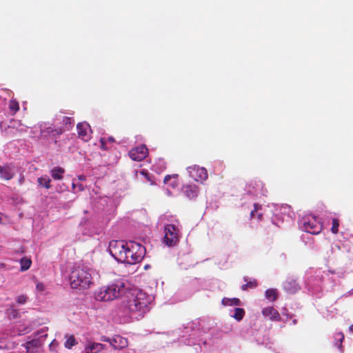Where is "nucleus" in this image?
<instances>
[{"label":"nucleus","instance_id":"1","mask_svg":"<svg viewBox=\"0 0 353 353\" xmlns=\"http://www.w3.org/2000/svg\"><path fill=\"white\" fill-rule=\"evenodd\" d=\"M150 299L146 293L139 289H134L125 295V307L128 310L131 316L135 317L142 316L148 310Z\"/></svg>","mask_w":353,"mask_h":353},{"label":"nucleus","instance_id":"2","mask_svg":"<svg viewBox=\"0 0 353 353\" xmlns=\"http://www.w3.org/2000/svg\"><path fill=\"white\" fill-rule=\"evenodd\" d=\"M69 281L72 288L85 290L92 284V275L89 268L76 267L70 272Z\"/></svg>","mask_w":353,"mask_h":353},{"label":"nucleus","instance_id":"3","mask_svg":"<svg viewBox=\"0 0 353 353\" xmlns=\"http://www.w3.org/2000/svg\"><path fill=\"white\" fill-rule=\"evenodd\" d=\"M145 254L144 246L135 241L128 242L119 262L134 265L141 261Z\"/></svg>","mask_w":353,"mask_h":353},{"label":"nucleus","instance_id":"4","mask_svg":"<svg viewBox=\"0 0 353 353\" xmlns=\"http://www.w3.org/2000/svg\"><path fill=\"white\" fill-rule=\"evenodd\" d=\"M125 292V285L117 281L108 286L99 288L95 292L94 296L97 301H108L119 298Z\"/></svg>","mask_w":353,"mask_h":353},{"label":"nucleus","instance_id":"5","mask_svg":"<svg viewBox=\"0 0 353 353\" xmlns=\"http://www.w3.org/2000/svg\"><path fill=\"white\" fill-rule=\"evenodd\" d=\"M301 228L306 232L312 234H318L323 230L322 223L314 215H306L300 221Z\"/></svg>","mask_w":353,"mask_h":353},{"label":"nucleus","instance_id":"6","mask_svg":"<svg viewBox=\"0 0 353 353\" xmlns=\"http://www.w3.org/2000/svg\"><path fill=\"white\" fill-rule=\"evenodd\" d=\"M163 242L169 247L174 246L179 241V231L174 224H168L164 228Z\"/></svg>","mask_w":353,"mask_h":353},{"label":"nucleus","instance_id":"7","mask_svg":"<svg viewBox=\"0 0 353 353\" xmlns=\"http://www.w3.org/2000/svg\"><path fill=\"white\" fill-rule=\"evenodd\" d=\"M188 172L190 177L194 181L203 183L208 176L207 170L203 167L194 165L187 168Z\"/></svg>","mask_w":353,"mask_h":353},{"label":"nucleus","instance_id":"8","mask_svg":"<svg viewBox=\"0 0 353 353\" xmlns=\"http://www.w3.org/2000/svg\"><path fill=\"white\" fill-rule=\"evenodd\" d=\"M127 245L128 243L123 241H112L110 242L109 251L117 261H119L121 258Z\"/></svg>","mask_w":353,"mask_h":353},{"label":"nucleus","instance_id":"9","mask_svg":"<svg viewBox=\"0 0 353 353\" xmlns=\"http://www.w3.org/2000/svg\"><path fill=\"white\" fill-rule=\"evenodd\" d=\"M127 245L128 243L123 241H112L110 242L109 251L117 261H119L121 258Z\"/></svg>","mask_w":353,"mask_h":353},{"label":"nucleus","instance_id":"10","mask_svg":"<svg viewBox=\"0 0 353 353\" xmlns=\"http://www.w3.org/2000/svg\"><path fill=\"white\" fill-rule=\"evenodd\" d=\"M148 154V150L145 145H141L138 147L132 148L129 152L130 157L136 161L143 160Z\"/></svg>","mask_w":353,"mask_h":353},{"label":"nucleus","instance_id":"11","mask_svg":"<svg viewBox=\"0 0 353 353\" xmlns=\"http://www.w3.org/2000/svg\"><path fill=\"white\" fill-rule=\"evenodd\" d=\"M77 134L79 138L85 141H88L91 138V128L86 122L79 123L77 125Z\"/></svg>","mask_w":353,"mask_h":353},{"label":"nucleus","instance_id":"12","mask_svg":"<svg viewBox=\"0 0 353 353\" xmlns=\"http://www.w3.org/2000/svg\"><path fill=\"white\" fill-rule=\"evenodd\" d=\"M14 175L15 173L10 165L8 164H4L3 165H0V178L1 179L10 181Z\"/></svg>","mask_w":353,"mask_h":353},{"label":"nucleus","instance_id":"13","mask_svg":"<svg viewBox=\"0 0 353 353\" xmlns=\"http://www.w3.org/2000/svg\"><path fill=\"white\" fill-rule=\"evenodd\" d=\"M283 288L285 291L290 294H294L300 289L299 283L296 280L288 279L283 283Z\"/></svg>","mask_w":353,"mask_h":353},{"label":"nucleus","instance_id":"14","mask_svg":"<svg viewBox=\"0 0 353 353\" xmlns=\"http://www.w3.org/2000/svg\"><path fill=\"white\" fill-rule=\"evenodd\" d=\"M128 345L127 339L119 335H115L111 338V345L115 350H121L126 347Z\"/></svg>","mask_w":353,"mask_h":353},{"label":"nucleus","instance_id":"15","mask_svg":"<svg viewBox=\"0 0 353 353\" xmlns=\"http://www.w3.org/2000/svg\"><path fill=\"white\" fill-rule=\"evenodd\" d=\"M182 191L185 195L190 199H194L198 195V187L194 184L184 185Z\"/></svg>","mask_w":353,"mask_h":353},{"label":"nucleus","instance_id":"16","mask_svg":"<svg viewBox=\"0 0 353 353\" xmlns=\"http://www.w3.org/2000/svg\"><path fill=\"white\" fill-rule=\"evenodd\" d=\"M262 314L265 317H268L272 321H279L280 314L273 307H267L263 309Z\"/></svg>","mask_w":353,"mask_h":353},{"label":"nucleus","instance_id":"17","mask_svg":"<svg viewBox=\"0 0 353 353\" xmlns=\"http://www.w3.org/2000/svg\"><path fill=\"white\" fill-rule=\"evenodd\" d=\"M105 345L99 343H92L85 347L86 353H97L104 349Z\"/></svg>","mask_w":353,"mask_h":353},{"label":"nucleus","instance_id":"18","mask_svg":"<svg viewBox=\"0 0 353 353\" xmlns=\"http://www.w3.org/2000/svg\"><path fill=\"white\" fill-rule=\"evenodd\" d=\"M65 341L64 343V347L67 349H71L73 346L77 344V341L72 334L65 335Z\"/></svg>","mask_w":353,"mask_h":353},{"label":"nucleus","instance_id":"19","mask_svg":"<svg viewBox=\"0 0 353 353\" xmlns=\"http://www.w3.org/2000/svg\"><path fill=\"white\" fill-rule=\"evenodd\" d=\"M252 186L254 190L253 192L255 194H258L260 190V193L263 194L265 191H264V184L261 181H254L250 183L249 186Z\"/></svg>","mask_w":353,"mask_h":353},{"label":"nucleus","instance_id":"20","mask_svg":"<svg viewBox=\"0 0 353 353\" xmlns=\"http://www.w3.org/2000/svg\"><path fill=\"white\" fill-rule=\"evenodd\" d=\"M51 176L54 180H61L63 179V174L65 172L63 168L57 167L51 170Z\"/></svg>","mask_w":353,"mask_h":353},{"label":"nucleus","instance_id":"21","mask_svg":"<svg viewBox=\"0 0 353 353\" xmlns=\"http://www.w3.org/2000/svg\"><path fill=\"white\" fill-rule=\"evenodd\" d=\"M20 265H21V271L25 272L28 270L31 265H32V260L29 257H23L20 259Z\"/></svg>","mask_w":353,"mask_h":353},{"label":"nucleus","instance_id":"22","mask_svg":"<svg viewBox=\"0 0 353 353\" xmlns=\"http://www.w3.org/2000/svg\"><path fill=\"white\" fill-rule=\"evenodd\" d=\"M244 281H246V283L241 285V288L243 291L248 290L249 289H254L257 287L258 283L256 280L254 279L252 281H248L246 277H244Z\"/></svg>","mask_w":353,"mask_h":353},{"label":"nucleus","instance_id":"23","mask_svg":"<svg viewBox=\"0 0 353 353\" xmlns=\"http://www.w3.org/2000/svg\"><path fill=\"white\" fill-rule=\"evenodd\" d=\"M37 182L39 185L45 187L46 189H50L51 188V179L46 175L39 177L37 179Z\"/></svg>","mask_w":353,"mask_h":353},{"label":"nucleus","instance_id":"24","mask_svg":"<svg viewBox=\"0 0 353 353\" xmlns=\"http://www.w3.org/2000/svg\"><path fill=\"white\" fill-rule=\"evenodd\" d=\"M53 128H54V126H52V125L46 126V124L41 125V130H40L41 135L44 137H48L49 136H51Z\"/></svg>","mask_w":353,"mask_h":353},{"label":"nucleus","instance_id":"25","mask_svg":"<svg viewBox=\"0 0 353 353\" xmlns=\"http://www.w3.org/2000/svg\"><path fill=\"white\" fill-rule=\"evenodd\" d=\"M63 129L66 130H70L74 125V120L69 117H63Z\"/></svg>","mask_w":353,"mask_h":353},{"label":"nucleus","instance_id":"26","mask_svg":"<svg viewBox=\"0 0 353 353\" xmlns=\"http://www.w3.org/2000/svg\"><path fill=\"white\" fill-rule=\"evenodd\" d=\"M7 314L10 319H15L20 317L19 312L18 310L14 308L13 305H11L8 310H7Z\"/></svg>","mask_w":353,"mask_h":353},{"label":"nucleus","instance_id":"27","mask_svg":"<svg viewBox=\"0 0 353 353\" xmlns=\"http://www.w3.org/2000/svg\"><path fill=\"white\" fill-rule=\"evenodd\" d=\"M9 109L12 114H14L19 110V104L16 99H11L9 101Z\"/></svg>","mask_w":353,"mask_h":353},{"label":"nucleus","instance_id":"28","mask_svg":"<svg viewBox=\"0 0 353 353\" xmlns=\"http://www.w3.org/2000/svg\"><path fill=\"white\" fill-rule=\"evenodd\" d=\"M245 316V310L243 308L236 307L234 310V314L232 315V317L234 318L236 321H240L243 319Z\"/></svg>","mask_w":353,"mask_h":353},{"label":"nucleus","instance_id":"29","mask_svg":"<svg viewBox=\"0 0 353 353\" xmlns=\"http://www.w3.org/2000/svg\"><path fill=\"white\" fill-rule=\"evenodd\" d=\"M266 298L271 299L272 301L277 299L276 290L274 289H268L265 292Z\"/></svg>","mask_w":353,"mask_h":353},{"label":"nucleus","instance_id":"30","mask_svg":"<svg viewBox=\"0 0 353 353\" xmlns=\"http://www.w3.org/2000/svg\"><path fill=\"white\" fill-rule=\"evenodd\" d=\"M140 174L144 176L145 179L148 182H149L151 185H156V183L154 181L153 177L150 175V174L148 173V172L147 170H141L140 172Z\"/></svg>","mask_w":353,"mask_h":353},{"label":"nucleus","instance_id":"31","mask_svg":"<svg viewBox=\"0 0 353 353\" xmlns=\"http://www.w3.org/2000/svg\"><path fill=\"white\" fill-rule=\"evenodd\" d=\"M65 131V129H63L62 127H54L51 136L52 137H56L63 134Z\"/></svg>","mask_w":353,"mask_h":353},{"label":"nucleus","instance_id":"32","mask_svg":"<svg viewBox=\"0 0 353 353\" xmlns=\"http://www.w3.org/2000/svg\"><path fill=\"white\" fill-rule=\"evenodd\" d=\"M339 221L337 219H332V226L331 228V231L333 234H337L339 232Z\"/></svg>","mask_w":353,"mask_h":353},{"label":"nucleus","instance_id":"33","mask_svg":"<svg viewBox=\"0 0 353 353\" xmlns=\"http://www.w3.org/2000/svg\"><path fill=\"white\" fill-rule=\"evenodd\" d=\"M15 299L18 304H25L27 302L28 297L26 294H21L17 296Z\"/></svg>","mask_w":353,"mask_h":353},{"label":"nucleus","instance_id":"34","mask_svg":"<svg viewBox=\"0 0 353 353\" xmlns=\"http://www.w3.org/2000/svg\"><path fill=\"white\" fill-rule=\"evenodd\" d=\"M336 338L339 339V347L341 346V343L344 339V335L342 332H338L336 334Z\"/></svg>","mask_w":353,"mask_h":353},{"label":"nucleus","instance_id":"35","mask_svg":"<svg viewBox=\"0 0 353 353\" xmlns=\"http://www.w3.org/2000/svg\"><path fill=\"white\" fill-rule=\"evenodd\" d=\"M254 209L253 210H252L250 212L251 217H253L254 216V212H257L261 208V205L258 203H254Z\"/></svg>","mask_w":353,"mask_h":353},{"label":"nucleus","instance_id":"36","mask_svg":"<svg viewBox=\"0 0 353 353\" xmlns=\"http://www.w3.org/2000/svg\"><path fill=\"white\" fill-rule=\"evenodd\" d=\"M44 289H45V286L42 283H38L37 284V290L42 292L44 290Z\"/></svg>","mask_w":353,"mask_h":353},{"label":"nucleus","instance_id":"37","mask_svg":"<svg viewBox=\"0 0 353 353\" xmlns=\"http://www.w3.org/2000/svg\"><path fill=\"white\" fill-rule=\"evenodd\" d=\"M231 305H240V300L237 298H234L230 300Z\"/></svg>","mask_w":353,"mask_h":353},{"label":"nucleus","instance_id":"38","mask_svg":"<svg viewBox=\"0 0 353 353\" xmlns=\"http://www.w3.org/2000/svg\"><path fill=\"white\" fill-rule=\"evenodd\" d=\"M176 175H166L165 177H164V179H163V182L164 183H168V181L171 179V177H175Z\"/></svg>","mask_w":353,"mask_h":353},{"label":"nucleus","instance_id":"39","mask_svg":"<svg viewBox=\"0 0 353 353\" xmlns=\"http://www.w3.org/2000/svg\"><path fill=\"white\" fill-rule=\"evenodd\" d=\"M101 341H103V342H108L111 345V339L110 338L103 336L101 338Z\"/></svg>","mask_w":353,"mask_h":353},{"label":"nucleus","instance_id":"40","mask_svg":"<svg viewBox=\"0 0 353 353\" xmlns=\"http://www.w3.org/2000/svg\"><path fill=\"white\" fill-rule=\"evenodd\" d=\"M101 148H102V149L106 150L105 146L104 139H101Z\"/></svg>","mask_w":353,"mask_h":353},{"label":"nucleus","instance_id":"41","mask_svg":"<svg viewBox=\"0 0 353 353\" xmlns=\"http://www.w3.org/2000/svg\"><path fill=\"white\" fill-rule=\"evenodd\" d=\"M78 179H79V180H80V181H85V179H86V176H85V175H83V174H82V175H79V176H78Z\"/></svg>","mask_w":353,"mask_h":353},{"label":"nucleus","instance_id":"42","mask_svg":"<svg viewBox=\"0 0 353 353\" xmlns=\"http://www.w3.org/2000/svg\"><path fill=\"white\" fill-rule=\"evenodd\" d=\"M78 188L80 191H83L84 190V187L82 184H79L78 185Z\"/></svg>","mask_w":353,"mask_h":353},{"label":"nucleus","instance_id":"43","mask_svg":"<svg viewBox=\"0 0 353 353\" xmlns=\"http://www.w3.org/2000/svg\"><path fill=\"white\" fill-rule=\"evenodd\" d=\"M6 264L3 263H0V270H4L6 268Z\"/></svg>","mask_w":353,"mask_h":353},{"label":"nucleus","instance_id":"44","mask_svg":"<svg viewBox=\"0 0 353 353\" xmlns=\"http://www.w3.org/2000/svg\"><path fill=\"white\" fill-rule=\"evenodd\" d=\"M349 329L350 331L353 333V324L350 326Z\"/></svg>","mask_w":353,"mask_h":353},{"label":"nucleus","instance_id":"45","mask_svg":"<svg viewBox=\"0 0 353 353\" xmlns=\"http://www.w3.org/2000/svg\"><path fill=\"white\" fill-rule=\"evenodd\" d=\"M108 140H109L110 141H111V142H113V141H114V138H112V137H110V138H108Z\"/></svg>","mask_w":353,"mask_h":353},{"label":"nucleus","instance_id":"46","mask_svg":"<svg viewBox=\"0 0 353 353\" xmlns=\"http://www.w3.org/2000/svg\"><path fill=\"white\" fill-rule=\"evenodd\" d=\"M23 181V177L20 179V183H22Z\"/></svg>","mask_w":353,"mask_h":353},{"label":"nucleus","instance_id":"47","mask_svg":"<svg viewBox=\"0 0 353 353\" xmlns=\"http://www.w3.org/2000/svg\"><path fill=\"white\" fill-rule=\"evenodd\" d=\"M76 187V185L74 184V183H72V188L74 189V188Z\"/></svg>","mask_w":353,"mask_h":353},{"label":"nucleus","instance_id":"48","mask_svg":"<svg viewBox=\"0 0 353 353\" xmlns=\"http://www.w3.org/2000/svg\"><path fill=\"white\" fill-rule=\"evenodd\" d=\"M149 268V265H145V269H148Z\"/></svg>","mask_w":353,"mask_h":353},{"label":"nucleus","instance_id":"49","mask_svg":"<svg viewBox=\"0 0 353 353\" xmlns=\"http://www.w3.org/2000/svg\"><path fill=\"white\" fill-rule=\"evenodd\" d=\"M262 216L261 214H259V218L261 219V217Z\"/></svg>","mask_w":353,"mask_h":353}]
</instances>
